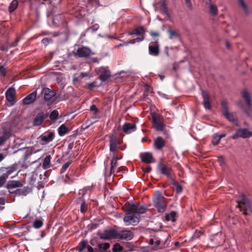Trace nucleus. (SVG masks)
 Instances as JSON below:
<instances>
[{
    "mask_svg": "<svg viewBox=\"0 0 252 252\" xmlns=\"http://www.w3.org/2000/svg\"><path fill=\"white\" fill-rule=\"evenodd\" d=\"M113 250L114 252H120L123 250V247L119 243H116L114 245Z\"/></svg>",
    "mask_w": 252,
    "mask_h": 252,
    "instance_id": "45",
    "label": "nucleus"
},
{
    "mask_svg": "<svg viewBox=\"0 0 252 252\" xmlns=\"http://www.w3.org/2000/svg\"><path fill=\"white\" fill-rule=\"evenodd\" d=\"M122 130L124 132L129 134L135 131L136 130V126L135 124L126 123L123 125Z\"/></svg>",
    "mask_w": 252,
    "mask_h": 252,
    "instance_id": "17",
    "label": "nucleus"
},
{
    "mask_svg": "<svg viewBox=\"0 0 252 252\" xmlns=\"http://www.w3.org/2000/svg\"><path fill=\"white\" fill-rule=\"evenodd\" d=\"M129 44H130L129 40L123 43H120L118 45V47L126 46Z\"/></svg>",
    "mask_w": 252,
    "mask_h": 252,
    "instance_id": "58",
    "label": "nucleus"
},
{
    "mask_svg": "<svg viewBox=\"0 0 252 252\" xmlns=\"http://www.w3.org/2000/svg\"><path fill=\"white\" fill-rule=\"evenodd\" d=\"M240 198L241 200L237 201L240 211L245 215H250L252 214V209L249 201L243 194L240 195Z\"/></svg>",
    "mask_w": 252,
    "mask_h": 252,
    "instance_id": "3",
    "label": "nucleus"
},
{
    "mask_svg": "<svg viewBox=\"0 0 252 252\" xmlns=\"http://www.w3.org/2000/svg\"><path fill=\"white\" fill-rule=\"evenodd\" d=\"M124 221L127 225H136L140 221V215L145 212V208L140 205H129L126 208Z\"/></svg>",
    "mask_w": 252,
    "mask_h": 252,
    "instance_id": "1",
    "label": "nucleus"
},
{
    "mask_svg": "<svg viewBox=\"0 0 252 252\" xmlns=\"http://www.w3.org/2000/svg\"><path fill=\"white\" fill-rule=\"evenodd\" d=\"M112 158L110 163V175L115 173V169L118 166L117 161L122 158V157H118V155H112Z\"/></svg>",
    "mask_w": 252,
    "mask_h": 252,
    "instance_id": "16",
    "label": "nucleus"
},
{
    "mask_svg": "<svg viewBox=\"0 0 252 252\" xmlns=\"http://www.w3.org/2000/svg\"><path fill=\"white\" fill-rule=\"evenodd\" d=\"M6 173L3 174L4 175H6V177L8 178V176L12 173L15 172L16 170V167L15 165L7 167L6 168Z\"/></svg>",
    "mask_w": 252,
    "mask_h": 252,
    "instance_id": "35",
    "label": "nucleus"
},
{
    "mask_svg": "<svg viewBox=\"0 0 252 252\" xmlns=\"http://www.w3.org/2000/svg\"><path fill=\"white\" fill-rule=\"evenodd\" d=\"M165 146V141L161 136L155 139L153 146L157 150H161Z\"/></svg>",
    "mask_w": 252,
    "mask_h": 252,
    "instance_id": "12",
    "label": "nucleus"
},
{
    "mask_svg": "<svg viewBox=\"0 0 252 252\" xmlns=\"http://www.w3.org/2000/svg\"><path fill=\"white\" fill-rule=\"evenodd\" d=\"M51 39L50 38H44L42 40V43L44 44H45V45H47L49 43V42H50L51 41Z\"/></svg>",
    "mask_w": 252,
    "mask_h": 252,
    "instance_id": "55",
    "label": "nucleus"
},
{
    "mask_svg": "<svg viewBox=\"0 0 252 252\" xmlns=\"http://www.w3.org/2000/svg\"><path fill=\"white\" fill-rule=\"evenodd\" d=\"M121 144V140L115 135L110 136V152L112 155H118V150L120 148L119 145Z\"/></svg>",
    "mask_w": 252,
    "mask_h": 252,
    "instance_id": "6",
    "label": "nucleus"
},
{
    "mask_svg": "<svg viewBox=\"0 0 252 252\" xmlns=\"http://www.w3.org/2000/svg\"><path fill=\"white\" fill-rule=\"evenodd\" d=\"M150 34L153 37H158L159 36V33L158 32H154V31H150Z\"/></svg>",
    "mask_w": 252,
    "mask_h": 252,
    "instance_id": "56",
    "label": "nucleus"
},
{
    "mask_svg": "<svg viewBox=\"0 0 252 252\" xmlns=\"http://www.w3.org/2000/svg\"><path fill=\"white\" fill-rule=\"evenodd\" d=\"M88 211V206L84 200H83L80 206V212L85 214Z\"/></svg>",
    "mask_w": 252,
    "mask_h": 252,
    "instance_id": "42",
    "label": "nucleus"
},
{
    "mask_svg": "<svg viewBox=\"0 0 252 252\" xmlns=\"http://www.w3.org/2000/svg\"><path fill=\"white\" fill-rule=\"evenodd\" d=\"M110 72L109 70L103 68L100 69L99 78L101 81H105L107 80L110 77Z\"/></svg>",
    "mask_w": 252,
    "mask_h": 252,
    "instance_id": "23",
    "label": "nucleus"
},
{
    "mask_svg": "<svg viewBox=\"0 0 252 252\" xmlns=\"http://www.w3.org/2000/svg\"><path fill=\"white\" fill-rule=\"evenodd\" d=\"M43 92L44 100L46 101H52V98L56 95L55 92L48 88L44 89Z\"/></svg>",
    "mask_w": 252,
    "mask_h": 252,
    "instance_id": "20",
    "label": "nucleus"
},
{
    "mask_svg": "<svg viewBox=\"0 0 252 252\" xmlns=\"http://www.w3.org/2000/svg\"><path fill=\"white\" fill-rule=\"evenodd\" d=\"M5 201L4 197H0V211L4 208V205L5 204Z\"/></svg>",
    "mask_w": 252,
    "mask_h": 252,
    "instance_id": "50",
    "label": "nucleus"
},
{
    "mask_svg": "<svg viewBox=\"0 0 252 252\" xmlns=\"http://www.w3.org/2000/svg\"><path fill=\"white\" fill-rule=\"evenodd\" d=\"M133 237V234L130 230H123L117 231V239L129 240L132 239Z\"/></svg>",
    "mask_w": 252,
    "mask_h": 252,
    "instance_id": "9",
    "label": "nucleus"
},
{
    "mask_svg": "<svg viewBox=\"0 0 252 252\" xmlns=\"http://www.w3.org/2000/svg\"><path fill=\"white\" fill-rule=\"evenodd\" d=\"M10 137L9 133L4 132L2 135L0 136V145H2Z\"/></svg>",
    "mask_w": 252,
    "mask_h": 252,
    "instance_id": "37",
    "label": "nucleus"
},
{
    "mask_svg": "<svg viewBox=\"0 0 252 252\" xmlns=\"http://www.w3.org/2000/svg\"><path fill=\"white\" fill-rule=\"evenodd\" d=\"M239 5L242 7L243 10L246 15L249 14V10L247 5L244 2V0H238Z\"/></svg>",
    "mask_w": 252,
    "mask_h": 252,
    "instance_id": "41",
    "label": "nucleus"
},
{
    "mask_svg": "<svg viewBox=\"0 0 252 252\" xmlns=\"http://www.w3.org/2000/svg\"><path fill=\"white\" fill-rule=\"evenodd\" d=\"M223 115L229 122L233 123L236 126H238V121L232 113H230L228 112L223 114Z\"/></svg>",
    "mask_w": 252,
    "mask_h": 252,
    "instance_id": "29",
    "label": "nucleus"
},
{
    "mask_svg": "<svg viewBox=\"0 0 252 252\" xmlns=\"http://www.w3.org/2000/svg\"><path fill=\"white\" fill-rule=\"evenodd\" d=\"M177 213L174 211H171L169 214H166L165 216V220L166 221H172L175 222L176 220Z\"/></svg>",
    "mask_w": 252,
    "mask_h": 252,
    "instance_id": "28",
    "label": "nucleus"
},
{
    "mask_svg": "<svg viewBox=\"0 0 252 252\" xmlns=\"http://www.w3.org/2000/svg\"><path fill=\"white\" fill-rule=\"evenodd\" d=\"M144 35L141 36V37H137L135 39L129 40L130 44H134L136 42H141L144 39Z\"/></svg>",
    "mask_w": 252,
    "mask_h": 252,
    "instance_id": "46",
    "label": "nucleus"
},
{
    "mask_svg": "<svg viewBox=\"0 0 252 252\" xmlns=\"http://www.w3.org/2000/svg\"><path fill=\"white\" fill-rule=\"evenodd\" d=\"M70 164V162H66L65 163H64L62 166V168L61 169V170H60L61 173H64L66 170V169L68 168V167L69 166Z\"/></svg>",
    "mask_w": 252,
    "mask_h": 252,
    "instance_id": "48",
    "label": "nucleus"
},
{
    "mask_svg": "<svg viewBox=\"0 0 252 252\" xmlns=\"http://www.w3.org/2000/svg\"><path fill=\"white\" fill-rule=\"evenodd\" d=\"M186 4L189 9L190 10H192L193 6L191 3V0H185Z\"/></svg>",
    "mask_w": 252,
    "mask_h": 252,
    "instance_id": "51",
    "label": "nucleus"
},
{
    "mask_svg": "<svg viewBox=\"0 0 252 252\" xmlns=\"http://www.w3.org/2000/svg\"><path fill=\"white\" fill-rule=\"evenodd\" d=\"M149 244H150L151 245H154L155 242H154L153 239H150L149 240Z\"/></svg>",
    "mask_w": 252,
    "mask_h": 252,
    "instance_id": "64",
    "label": "nucleus"
},
{
    "mask_svg": "<svg viewBox=\"0 0 252 252\" xmlns=\"http://www.w3.org/2000/svg\"><path fill=\"white\" fill-rule=\"evenodd\" d=\"M43 224V222L42 220L36 219L33 222L32 226L36 229H39L42 226Z\"/></svg>",
    "mask_w": 252,
    "mask_h": 252,
    "instance_id": "39",
    "label": "nucleus"
},
{
    "mask_svg": "<svg viewBox=\"0 0 252 252\" xmlns=\"http://www.w3.org/2000/svg\"><path fill=\"white\" fill-rule=\"evenodd\" d=\"M202 96L203 97V104L206 109H210L211 108V106L210 102V97L207 94V93L205 91H203L202 92Z\"/></svg>",
    "mask_w": 252,
    "mask_h": 252,
    "instance_id": "21",
    "label": "nucleus"
},
{
    "mask_svg": "<svg viewBox=\"0 0 252 252\" xmlns=\"http://www.w3.org/2000/svg\"><path fill=\"white\" fill-rule=\"evenodd\" d=\"M31 191L30 188L28 187H24L23 189H17L14 191L13 193L16 195H27Z\"/></svg>",
    "mask_w": 252,
    "mask_h": 252,
    "instance_id": "25",
    "label": "nucleus"
},
{
    "mask_svg": "<svg viewBox=\"0 0 252 252\" xmlns=\"http://www.w3.org/2000/svg\"><path fill=\"white\" fill-rule=\"evenodd\" d=\"M87 242L86 241H82L79 244L78 248V252H82L83 250L86 247Z\"/></svg>",
    "mask_w": 252,
    "mask_h": 252,
    "instance_id": "47",
    "label": "nucleus"
},
{
    "mask_svg": "<svg viewBox=\"0 0 252 252\" xmlns=\"http://www.w3.org/2000/svg\"><path fill=\"white\" fill-rule=\"evenodd\" d=\"M91 53V50L86 47L82 46L79 48L76 52V55L79 57H88Z\"/></svg>",
    "mask_w": 252,
    "mask_h": 252,
    "instance_id": "14",
    "label": "nucleus"
},
{
    "mask_svg": "<svg viewBox=\"0 0 252 252\" xmlns=\"http://www.w3.org/2000/svg\"><path fill=\"white\" fill-rule=\"evenodd\" d=\"M96 86V83L95 82H91L88 84V89L92 90L93 88Z\"/></svg>",
    "mask_w": 252,
    "mask_h": 252,
    "instance_id": "54",
    "label": "nucleus"
},
{
    "mask_svg": "<svg viewBox=\"0 0 252 252\" xmlns=\"http://www.w3.org/2000/svg\"><path fill=\"white\" fill-rule=\"evenodd\" d=\"M98 27H99L98 25L96 24V25L93 26L92 27L90 28L89 29V30H92L93 31H95L98 29Z\"/></svg>",
    "mask_w": 252,
    "mask_h": 252,
    "instance_id": "57",
    "label": "nucleus"
},
{
    "mask_svg": "<svg viewBox=\"0 0 252 252\" xmlns=\"http://www.w3.org/2000/svg\"><path fill=\"white\" fill-rule=\"evenodd\" d=\"M141 161L146 163L154 162L155 160L152 154L149 152H145L141 154Z\"/></svg>",
    "mask_w": 252,
    "mask_h": 252,
    "instance_id": "15",
    "label": "nucleus"
},
{
    "mask_svg": "<svg viewBox=\"0 0 252 252\" xmlns=\"http://www.w3.org/2000/svg\"><path fill=\"white\" fill-rule=\"evenodd\" d=\"M145 33V31L143 27H140L135 28L132 31L129 33V35H138L140 36L144 35Z\"/></svg>",
    "mask_w": 252,
    "mask_h": 252,
    "instance_id": "27",
    "label": "nucleus"
},
{
    "mask_svg": "<svg viewBox=\"0 0 252 252\" xmlns=\"http://www.w3.org/2000/svg\"><path fill=\"white\" fill-rule=\"evenodd\" d=\"M68 131V128L63 124L62 125L58 128V133L60 136H63Z\"/></svg>",
    "mask_w": 252,
    "mask_h": 252,
    "instance_id": "32",
    "label": "nucleus"
},
{
    "mask_svg": "<svg viewBox=\"0 0 252 252\" xmlns=\"http://www.w3.org/2000/svg\"><path fill=\"white\" fill-rule=\"evenodd\" d=\"M252 136V131L249 130L247 128H239L236 130V133L232 136L231 138L235 140L239 137L246 139Z\"/></svg>",
    "mask_w": 252,
    "mask_h": 252,
    "instance_id": "7",
    "label": "nucleus"
},
{
    "mask_svg": "<svg viewBox=\"0 0 252 252\" xmlns=\"http://www.w3.org/2000/svg\"><path fill=\"white\" fill-rule=\"evenodd\" d=\"M88 252H94V249L90 245L86 246Z\"/></svg>",
    "mask_w": 252,
    "mask_h": 252,
    "instance_id": "60",
    "label": "nucleus"
},
{
    "mask_svg": "<svg viewBox=\"0 0 252 252\" xmlns=\"http://www.w3.org/2000/svg\"><path fill=\"white\" fill-rule=\"evenodd\" d=\"M157 171L160 174L166 176L169 180H172L173 179V170L172 167L167 164L159 162L157 166Z\"/></svg>",
    "mask_w": 252,
    "mask_h": 252,
    "instance_id": "4",
    "label": "nucleus"
},
{
    "mask_svg": "<svg viewBox=\"0 0 252 252\" xmlns=\"http://www.w3.org/2000/svg\"><path fill=\"white\" fill-rule=\"evenodd\" d=\"M47 116V114H45L43 112L38 113L33 119V125L34 126L41 125Z\"/></svg>",
    "mask_w": 252,
    "mask_h": 252,
    "instance_id": "13",
    "label": "nucleus"
},
{
    "mask_svg": "<svg viewBox=\"0 0 252 252\" xmlns=\"http://www.w3.org/2000/svg\"><path fill=\"white\" fill-rule=\"evenodd\" d=\"M0 74L3 77L6 75L5 68L3 65H0Z\"/></svg>",
    "mask_w": 252,
    "mask_h": 252,
    "instance_id": "53",
    "label": "nucleus"
},
{
    "mask_svg": "<svg viewBox=\"0 0 252 252\" xmlns=\"http://www.w3.org/2000/svg\"><path fill=\"white\" fill-rule=\"evenodd\" d=\"M51 159V157L50 155H48L45 158L42 164V167L44 169H48L50 167Z\"/></svg>",
    "mask_w": 252,
    "mask_h": 252,
    "instance_id": "30",
    "label": "nucleus"
},
{
    "mask_svg": "<svg viewBox=\"0 0 252 252\" xmlns=\"http://www.w3.org/2000/svg\"><path fill=\"white\" fill-rule=\"evenodd\" d=\"M169 34V37L172 39L173 37H179L180 36L179 33L175 31L169 29L167 31Z\"/></svg>",
    "mask_w": 252,
    "mask_h": 252,
    "instance_id": "38",
    "label": "nucleus"
},
{
    "mask_svg": "<svg viewBox=\"0 0 252 252\" xmlns=\"http://www.w3.org/2000/svg\"><path fill=\"white\" fill-rule=\"evenodd\" d=\"M221 106L223 114H224L229 112L228 103L226 101L222 100L221 102Z\"/></svg>",
    "mask_w": 252,
    "mask_h": 252,
    "instance_id": "36",
    "label": "nucleus"
},
{
    "mask_svg": "<svg viewBox=\"0 0 252 252\" xmlns=\"http://www.w3.org/2000/svg\"><path fill=\"white\" fill-rule=\"evenodd\" d=\"M152 118L154 127L158 131H164L166 125L163 117L160 114H155Z\"/></svg>",
    "mask_w": 252,
    "mask_h": 252,
    "instance_id": "5",
    "label": "nucleus"
},
{
    "mask_svg": "<svg viewBox=\"0 0 252 252\" xmlns=\"http://www.w3.org/2000/svg\"><path fill=\"white\" fill-rule=\"evenodd\" d=\"M58 111L57 110H54L50 113L49 118L51 120H55L58 118Z\"/></svg>",
    "mask_w": 252,
    "mask_h": 252,
    "instance_id": "43",
    "label": "nucleus"
},
{
    "mask_svg": "<svg viewBox=\"0 0 252 252\" xmlns=\"http://www.w3.org/2000/svg\"><path fill=\"white\" fill-rule=\"evenodd\" d=\"M23 184L19 181H9L7 184V188L8 189H12L16 188L22 187Z\"/></svg>",
    "mask_w": 252,
    "mask_h": 252,
    "instance_id": "24",
    "label": "nucleus"
},
{
    "mask_svg": "<svg viewBox=\"0 0 252 252\" xmlns=\"http://www.w3.org/2000/svg\"><path fill=\"white\" fill-rule=\"evenodd\" d=\"M220 141V139L219 136V134L218 133H215L213 135V140L212 141V144L214 145H218Z\"/></svg>",
    "mask_w": 252,
    "mask_h": 252,
    "instance_id": "40",
    "label": "nucleus"
},
{
    "mask_svg": "<svg viewBox=\"0 0 252 252\" xmlns=\"http://www.w3.org/2000/svg\"><path fill=\"white\" fill-rule=\"evenodd\" d=\"M239 106L247 114H249L248 112L246 110V109L244 108L243 104L241 102L238 103Z\"/></svg>",
    "mask_w": 252,
    "mask_h": 252,
    "instance_id": "59",
    "label": "nucleus"
},
{
    "mask_svg": "<svg viewBox=\"0 0 252 252\" xmlns=\"http://www.w3.org/2000/svg\"><path fill=\"white\" fill-rule=\"evenodd\" d=\"M18 2L17 0H13L10 3L8 7V11L10 13L13 12L18 7Z\"/></svg>",
    "mask_w": 252,
    "mask_h": 252,
    "instance_id": "31",
    "label": "nucleus"
},
{
    "mask_svg": "<svg viewBox=\"0 0 252 252\" xmlns=\"http://www.w3.org/2000/svg\"><path fill=\"white\" fill-rule=\"evenodd\" d=\"M90 110L92 111H94V114H95V115H96L98 112V109L96 108V106L94 104H93L91 106Z\"/></svg>",
    "mask_w": 252,
    "mask_h": 252,
    "instance_id": "52",
    "label": "nucleus"
},
{
    "mask_svg": "<svg viewBox=\"0 0 252 252\" xmlns=\"http://www.w3.org/2000/svg\"><path fill=\"white\" fill-rule=\"evenodd\" d=\"M36 97V92H33L28 95L23 99V103L25 105L30 104L34 101Z\"/></svg>",
    "mask_w": 252,
    "mask_h": 252,
    "instance_id": "18",
    "label": "nucleus"
},
{
    "mask_svg": "<svg viewBox=\"0 0 252 252\" xmlns=\"http://www.w3.org/2000/svg\"><path fill=\"white\" fill-rule=\"evenodd\" d=\"M151 170H152V167L149 166L146 167L145 168V169H144V171L147 173L150 172Z\"/></svg>",
    "mask_w": 252,
    "mask_h": 252,
    "instance_id": "61",
    "label": "nucleus"
},
{
    "mask_svg": "<svg viewBox=\"0 0 252 252\" xmlns=\"http://www.w3.org/2000/svg\"><path fill=\"white\" fill-rule=\"evenodd\" d=\"M153 202L158 212L162 213L165 211L167 204V199L160 191L157 190L155 192Z\"/></svg>",
    "mask_w": 252,
    "mask_h": 252,
    "instance_id": "2",
    "label": "nucleus"
},
{
    "mask_svg": "<svg viewBox=\"0 0 252 252\" xmlns=\"http://www.w3.org/2000/svg\"><path fill=\"white\" fill-rule=\"evenodd\" d=\"M39 138L40 142H43L42 144H47L53 141L55 138V134L53 132L48 131L41 134Z\"/></svg>",
    "mask_w": 252,
    "mask_h": 252,
    "instance_id": "10",
    "label": "nucleus"
},
{
    "mask_svg": "<svg viewBox=\"0 0 252 252\" xmlns=\"http://www.w3.org/2000/svg\"><path fill=\"white\" fill-rule=\"evenodd\" d=\"M117 231L115 229L105 230L100 234V238L103 240L117 238Z\"/></svg>",
    "mask_w": 252,
    "mask_h": 252,
    "instance_id": "8",
    "label": "nucleus"
},
{
    "mask_svg": "<svg viewBox=\"0 0 252 252\" xmlns=\"http://www.w3.org/2000/svg\"><path fill=\"white\" fill-rule=\"evenodd\" d=\"M226 135V133L225 132H223V133H221V134L219 135V136L220 138V139H221V138L225 137Z\"/></svg>",
    "mask_w": 252,
    "mask_h": 252,
    "instance_id": "62",
    "label": "nucleus"
},
{
    "mask_svg": "<svg viewBox=\"0 0 252 252\" xmlns=\"http://www.w3.org/2000/svg\"><path fill=\"white\" fill-rule=\"evenodd\" d=\"M209 8L210 12L213 16H216L218 14V10L216 5L211 3L209 6Z\"/></svg>",
    "mask_w": 252,
    "mask_h": 252,
    "instance_id": "34",
    "label": "nucleus"
},
{
    "mask_svg": "<svg viewBox=\"0 0 252 252\" xmlns=\"http://www.w3.org/2000/svg\"><path fill=\"white\" fill-rule=\"evenodd\" d=\"M153 44L149 46V52L151 55L157 56L159 53V46L158 40L152 43Z\"/></svg>",
    "mask_w": 252,
    "mask_h": 252,
    "instance_id": "11",
    "label": "nucleus"
},
{
    "mask_svg": "<svg viewBox=\"0 0 252 252\" xmlns=\"http://www.w3.org/2000/svg\"><path fill=\"white\" fill-rule=\"evenodd\" d=\"M6 100L8 102L14 101L16 97L15 89L13 88H9L5 93Z\"/></svg>",
    "mask_w": 252,
    "mask_h": 252,
    "instance_id": "19",
    "label": "nucleus"
},
{
    "mask_svg": "<svg viewBox=\"0 0 252 252\" xmlns=\"http://www.w3.org/2000/svg\"><path fill=\"white\" fill-rule=\"evenodd\" d=\"M242 96L244 99L246 105L250 107L252 105V99L250 93L246 90H243L242 93Z\"/></svg>",
    "mask_w": 252,
    "mask_h": 252,
    "instance_id": "22",
    "label": "nucleus"
},
{
    "mask_svg": "<svg viewBox=\"0 0 252 252\" xmlns=\"http://www.w3.org/2000/svg\"><path fill=\"white\" fill-rule=\"evenodd\" d=\"M98 247L103 250H106L110 248V244L108 243L99 244Z\"/></svg>",
    "mask_w": 252,
    "mask_h": 252,
    "instance_id": "44",
    "label": "nucleus"
},
{
    "mask_svg": "<svg viewBox=\"0 0 252 252\" xmlns=\"http://www.w3.org/2000/svg\"><path fill=\"white\" fill-rule=\"evenodd\" d=\"M73 143H71L68 146V149L69 150H71L73 148Z\"/></svg>",
    "mask_w": 252,
    "mask_h": 252,
    "instance_id": "63",
    "label": "nucleus"
},
{
    "mask_svg": "<svg viewBox=\"0 0 252 252\" xmlns=\"http://www.w3.org/2000/svg\"><path fill=\"white\" fill-rule=\"evenodd\" d=\"M53 23L56 25H59L60 24H64L65 23L64 16L63 15H59L55 16L53 18Z\"/></svg>",
    "mask_w": 252,
    "mask_h": 252,
    "instance_id": "26",
    "label": "nucleus"
},
{
    "mask_svg": "<svg viewBox=\"0 0 252 252\" xmlns=\"http://www.w3.org/2000/svg\"><path fill=\"white\" fill-rule=\"evenodd\" d=\"M171 181H172V184L176 187V192L178 194L181 193L183 190V188L181 185L174 179Z\"/></svg>",
    "mask_w": 252,
    "mask_h": 252,
    "instance_id": "33",
    "label": "nucleus"
},
{
    "mask_svg": "<svg viewBox=\"0 0 252 252\" xmlns=\"http://www.w3.org/2000/svg\"><path fill=\"white\" fill-rule=\"evenodd\" d=\"M7 178L6 177V175H4L3 174L0 176V188L2 187L3 185L5 183Z\"/></svg>",
    "mask_w": 252,
    "mask_h": 252,
    "instance_id": "49",
    "label": "nucleus"
}]
</instances>
